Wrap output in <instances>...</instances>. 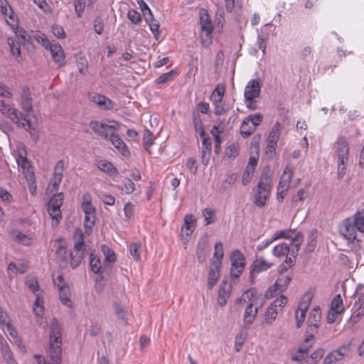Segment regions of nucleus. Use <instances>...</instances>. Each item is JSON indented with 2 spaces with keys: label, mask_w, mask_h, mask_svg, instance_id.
<instances>
[{
  "label": "nucleus",
  "mask_w": 364,
  "mask_h": 364,
  "mask_svg": "<svg viewBox=\"0 0 364 364\" xmlns=\"http://www.w3.org/2000/svg\"><path fill=\"white\" fill-rule=\"evenodd\" d=\"M61 343L60 326L58 320L54 318L50 324L49 348L50 358L53 364H60L61 362Z\"/></svg>",
  "instance_id": "1"
},
{
  "label": "nucleus",
  "mask_w": 364,
  "mask_h": 364,
  "mask_svg": "<svg viewBox=\"0 0 364 364\" xmlns=\"http://www.w3.org/2000/svg\"><path fill=\"white\" fill-rule=\"evenodd\" d=\"M335 150L338 157V178H343L346 173L348 161L349 146L345 137H340L335 144Z\"/></svg>",
  "instance_id": "2"
},
{
  "label": "nucleus",
  "mask_w": 364,
  "mask_h": 364,
  "mask_svg": "<svg viewBox=\"0 0 364 364\" xmlns=\"http://www.w3.org/2000/svg\"><path fill=\"white\" fill-rule=\"evenodd\" d=\"M271 179L267 176H262L257 184L256 193L255 194V204L262 208L265 205L266 201L270 195Z\"/></svg>",
  "instance_id": "3"
},
{
  "label": "nucleus",
  "mask_w": 364,
  "mask_h": 364,
  "mask_svg": "<svg viewBox=\"0 0 364 364\" xmlns=\"http://www.w3.org/2000/svg\"><path fill=\"white\" fill-rule=\"evenodd\" d=\"M21 105L24 113L21 119L23 120V123L26 124V130L31 129V122L28 119L31 112L33 110V102L32 97L31 96L30 89L28 86L25 85L22 88L21 94Z\"/></svg>",
  "instance_id": "4"
},
{
  "label": "nucleus",
  "mask_w": 364,
  "mask_h": 364,
  "mask_svg": "<svg viewBox=\"0 0 364 364\" xmlns=\"http://www.w3.org/2000/svg\"><path fill=\"white\" fill-rule=\"evenodd\" d=\"M287 270V267L284 264L280 266V274L274 286L271 287L265 294L267 298L273 297L276 295L278 290L279 293L284 291L289 286L291 278V274H284V272Z\"/></svg>",
  "instance_id": "5"
},
{
  "label": "nucleus",
  "mask_w": 364,
  "mask_h": 364,
  "mask_svg": "<svg viewBox=\"0 0 364 364\" xmlns=\"http://www.w3.org/2000/svg\"><path fill=\"white\" fill-rule=\"evenodd\" d=\"M200 23L201 26V43L204 47L209 46L212 43L213 26L210 16L205 10L200 11Z\"/></svg>",
  "instance_id": "6"
},
{
  "label": "nucleus",
  "mask_w": 364,
  "mask_h": 364,
  "mask_svg": "<svg viewBox=\"0 0 364 364\" xmlns=\"http://www.w3.org/2000/svg\"><path fill=\"white\" fill-rule=\"evenodd\" d=\"M230 274L234 283H236L245 267V257L240 250H234L230 255Z\"/></svg>",
  "instance_id": "7"
},
{
  "label": "nucleus",
  "mask_w": 364,
  "mask_h": 364,
  "mask_svg": "<svg viewBox=\"0 0 364 364\" xmlns=\"http://www.w3.org/2000/svg\"><path fill=\"white\" fill-rule=\"evenodd\" d=\"M89 126L96 134L107 141L111 138V133L116 132L120 128L119 124L115 121L110 122L109 124L98 121H91Z\"/></svg>",
  "instance_id": "8"
},
{
  "label": "nucleus",
  "mask_w": 364,
  "mask_h": 364,
  "mask_svg": "<svg viewBox=\"0 0 364 364\" xmlns=\"http://www.w3.org/2000/svg\"><path fill=\"white\" fill-rule=\"evenodd\" d=\"M63 201V193L54 194L48 204V212L53 220V225L56 226L62 218L60 207Z\"/></svg>",
  "instance_id": "9"
},
{
  "label": "nucleus",
  "mask_w": 364,
  "mask_h": 364,
  "mask_svg": "<svg viewBox=\"0 0 364 364\" xmlns=\"http://www.w3.org/2000/svg\"><path fill=\"white\" fill-rule=\"evenodd\" d=\"M292 176L293 168L287 165L282 173L277 186V198L279 202H282L286 196V193L289 188Z\"/></svg>",
  "instance_id": "10"
},
{
  "label": "nucleus",
  "mask_w": 364,
  "mask_h": 364,
  "mask_svg": "<svg viewBox=\"0 0 364 364\" xmlns=\"http://www.w3.org/2000/svg\"><path fill=\"white\" fill-rule=\"evenodd\" d=\"M0 112L9 118L13 122L18 124V127L26 128L25 123L21 122V121L23 116L22 112H19L16 108L11 107L1 100H0Z\"/></svg>",
  "instance_id": "11"
},
{
  "label": "nucleus",
  "mask_w": 364,
  "mask_h": 364,
  "mask_svg": "<svg viewBox=\"0 0 364 364\" xmlns=\"http://www.w3.org/2000/svg\"><path fill=\"white\" fill-rule=\"evenodd\" d=\"M82 237L83 235L81 234L80 236V241L75 244L73 251L70 252V264L73 269L76 268L80 264L84 257L85 245Z\"/></svg>",
  "instance_id": "12"
},
{
  "label": "nucleus",
  "mask_w": 364,
  "mask_h": 364,
  "mask_svg": "<svg viewBox=\"0 0 364 364\" xmlns=\"http://www.w3.org/2000/svg\"><path fill=\"white\" fill-rule=\"evenodd\" d=\"M339 232L349 242H353L356 240L357 231L353 218L345 219L340 227Z\"/></svg>",
  "instance_id": "13"
},
{
  "label": "nucleus",
  "mask_w": 364,
  "mask_h": 364,
  "mask_svg": "<svg viewBox=\"0 0 364 364\" xmlns=\"http://www.w3.org/2000/svg\"><path fill=\"white\" fill-rule=\"evenodd\" d=\"M90 266L92 272L98 275H109L111 271V265L102 264L100 258L92 252L90 255Z\"/></svg>",
  "instance_id": "14"
},
{
  "label": "nucleus",
  "mask_w": 364,
  "mask_h": 364,
  "mask_svg": "<svg viewBox=\"0 0 364 364\" xmlns=\"http://www.w3.org/2000/svg\"><path fill=\"white\" fill-rule=\"evenodd\" d=\"M321 309L318 306H315L311 311L307 321V329L306 333L314 335L318 328V324L321 318Z\"/></svg>",
  "instance_id": "15"
},
{
  "label": "nucleus",
  "mask_w": 364,
  "mask_h": 364,
  "mask_svg": "<svg viewBox=\"0 0 364 364\" xmlns=\"http://www.w3.org/2000/svg\"><path fill=\"white\" fill-rule=\"evenodd\" d=\"M196 227V219L193 215H186L184 225L181 230V240L188 242Z\"/></svg>",
  "instance_id": "16"
},
{
  "label": "nucleus",
  "mask_w": 364,
  "mask_h": 364,
  "mask_svg": "<svg viewBox=\"0 0 364 364\" xmlns=\"http://www.w3.org/2000/svg\"><path fill=\"white\" fill-rule=\"evenodd\" d=\"M262 84L259 78L251 80L247 84L244 97L245 100H252V98H257L260 95Z\"/></svg>",
  "instance_id": "17"
},
{
  "label": "nucleus",
  "mask_w": 364,
  "mask_h": 364,
  "mask_svg": "<svg viewBox=\"0 0 364 364\" xmlns=\"http://www.w3.org/2000/svg\"><path fill=\"white\" fill-rule=\"evenodd\" d=\"M349 352V344L343 345L338 349L332 351L323 360L324 364H332L335 362L343 360L348 355Z\"/></svg>",
  "instance_id": "18"
},
{
  "label": "nucleus",
  "mask_w": 364,
  "mask_h": 364,
  "mask_svg": "<svg viewBox=\"0 0 364 364\" xmlns=\"http://www.w3.org/2000/svg\"><path fill=\"white\" fill-rule=\"evenodd\" d=\"M272 264L269 263L262 257L257 258L254 260L250 267V277L249 279L253 282L255 279V274H258L261 272L266 271L272 267Z\"/></svg>",
  "instance_id": "19"
},
{
  "label": "nucleus",
  "mask_w": 364,
  "mask_h": 364,
  "mask_svg": "<svg viewBox=\"0 0 364 364\" xmlns=\"http://www.w3.org/2000/svg\"><path fill=\"white\" fill-rule=\"evenodd\" d=\"M220 262L218 261H213L210 264L208 278V287L209 289H211L218 282L220 273Z\"/></svg>",
  "instance_id": "20"
},
{
  "label": "nucleus",
  "mask_w": 364,
  "mask_h": 364,
  "mask_svg": "<svg viewBox=\"0 0 364 364\" xmlns=\"http://www.w3.org/2000/svg\"><path fill=\"white\" fill-rule=\"evenodd\" d=\"M89 99L92 102L98 105L102 109L109 110L113 108L112 101L106 97L105 95L93 93L90 95Z\"/></svg>",
  "instance_id": "21"
},
{
  "label": "nucleus",
  "mask_w": 364,
  "mask_h": 364,
  "mask_svg": "<svg viewBox=\"0 0 364 364\" xmlns=\"http://www.w3.org/2000/svg\"><path fill=\"white\" fill-rule=\"evenodd\" d=\"M231 290L230 284H228L227 282L223 281L220 284L218 291V302L220 306H223L226 304L227 299L230 296Z\"/></svg>",
  "instance_id": "22"
},
{
  "label": "nucleus",
  "mask_w": 364,
  "mask_h": 364,
  "mask_svg": "<svg viewBox=\"0 0 364 364\" xmlns=\"http://www.w3.org/2000/svg\"><path fill=\"white\" fill-rule=\"evenodd\" d=\"M201 157L202 163L205 166L208 164L211 154L212 142L208 136L202 137Z\"/></svg>",
  "instance_id": "23"
},
{
  "label": "nucleus",
  "mask_w": 364,
  "mask_h": 364,
  "mask_svg": "<svg viewBox=\"0 0 364 364\" xmlns=\"http://www.w3.org/2000/svg\"><path fill=\"white\" fill-rule=\"evenodd\" d=\"M115 148L124 156L129 155V151L124 142L121 139L116 132L111 133L109 140Z\"/></svg>",
  "instance_id": "24"
},
{
  "label": "nucleus",
  "mask_w": 364,
  "mask_h": 364,
  "mask_svg": "<svg viewBox=\"0 0 364 364\" xmlns=\"http://www.w3.org/2000/svg\"><path fill=\"white\" fill-rule=\"evenodd\" d=\"M303 241V236L301 234H296L292 240L290 241V243L288 244L289 252L288 255H291L292 257H296L299 250L300 249V246Z\"/></svg>",
  "instance_id": "25"
},
{
  "label": "nucleus",
  "mask_w": 364,
  "mask_h": 364,
  "mask_svg": "<svg viewBox=\"0 0 364 364\" xmlns=\"http://www.w3.org/2000/svg\"><path fill=\"white\" fill-rule=\"evenodd\" d=\"M10 236L13 241L23 245H30L32 242L31 237L17 230L11 231Z\"/></svg>",
  "instance_id": "26"
},
{
  "label": "nucleus",
  "mask_w": 364,
  "mask_h": 364,
  "mask_svg": "<svg viewBox=\"0 0 364 364\" xmlns=\"http://www.w3.org/2000/svg\"><path fill=\"white\" fill-rule=\"evenodd\" d=\"M50 51L52 55L53 59L56 63L62 65L64 62V51L59 44H53L50 46Z\"/></svg>",
  "instance_id": "27"
},
{
  "label": "nucleus",
  "mask_w": 364,
  "mask_h": 364,
  "mask_svg": "<svg viewBox=\"0 0 364 364\" xmlns=\"http://www.w3.org/2000/svg\"><path fill=\"white\" fill-rule=\"evenodd\" d=\"M208 242L205 239L200 240L197 247V257L200 263L205 261L208 254Z\"/></svg>",
  "instance_id": "28"
},
{
  "label": "nucleus",
  "mask_w": 364,
  "mask_h": 364,
  "mask_svg": "<svg viewBox=\"0 0 364 364\" xmlns=\"http://www.w3.org/2000/svg\"><path fill=\"white\" fill-rule=\"evenodd\" d=\"M281 127L282 126L279 122H277L274 124L269 134L267 143L277 145L281 134Z\"/></svg>",
  "instance_id": "29"
},
{
  "label": "nucleus",
  "mask_w": 364,
  "mask_h": 364,
  "mask_svg": "<svg viewBox=\"0 0 364 364\" xmlns=\"http://www.w3.org/2000/svg\"><path fill=\"white\" fill-rule=\"evenodd\" d=\"M257 308L253 309L252 304H250L245 309L244 314V324L250 325L253 323L257 314Z\"/></svg>",
  "instance_id": "30"
},
{
  "label": "nucleus",
  "mask_w": 364,
  "mask_h": 364,
  "mask_svg": "<svg viewBox=\"0 0 364 364\" xmlns=\"http://www.w3.org/2000/svg\"><path fill=\"white\" fill-rule=\"evenodd\" d=\"M101 250L105 255V264H109L112 268L113 264L116 261V255L114 252L107 245H102Z\"/></svg>",
  "instance_id": "31"
},
{
  "label": "nucleus",
  "mask_w": 364,
  "mask_h": 364,
  "mask_svg": "<svg viewBox=\"0 0 364 364\" xmlns=\"http://www.w3.org/2000/svg\"><path fill=\"white\" fill-rule=\"evenodd\" d=\"M97 167L101 171L108 173L112 176L118 174L117 169L109 161L100 160L97 162Z\"/></svg>",
  "instance_id": "32"
},
{
  "label": "nucleus",
  "mask_w": 364,
  "mask_h": 364,
  "mask_svg": "<svg viewBox=\"0 0 364 364\" xmlns=\"http://www.w3.org/2000/svg\"><path fill=\"white\" fill-rule=\"evenodd\" d=\"M314 336V335H311V333H306V338L304 339L301 346L298 348V353H305L307 355L309 350L313 346Z\"/></svg>",
  "instance_id": "33"
},
{
  "label": "nucleus",
  "mask_w": 364,
  "mask_h": 364,
  "mask_svg": "<svg viewBox=\"0 0 364 364\" xmlns=\"http://www.w3.org/2000/svg\"><path fill=\"white\" fill-rule=\"evenodd\" d=\"M317 243V231L313 230L309 233L306 245L305 251L308 253L312 252L316 246Z\"/></svg>",
  "instance_id": "34"
},
{
  "label": "nucleus",
  "mask_w": 364,
  "mask_h": 364,
  "mask_svg": "<svg viewBox=\"0 0 364 364\" xmlns=\"http://www.w3.org/2000/svg\"><path fill=\"white\" fill-rule=\"evenodd\" d=\"M57 261L61 267L67 265V249L62 245H59L56 250Z\"/></svg>",
  "instance_id": "35"
},
{
  "label": "nucleus",
  "mask_w": 364,
  "mask_h": 364,
  "mask_svg": "<svg viewBox=\"0 0 364 364\" xmlns=\"http://www.w3.org/2000/svg\"><path fill=\"white\" fill-rule=\"evenodd\" d=\"M255 130L254 125L251 124L250 122H249L247 118H245L240 127V134L241 135L247 138L250 136Z\"/></svg>",
  "instance_id": "36"
},
{
  "label": "nucleus",
  "mask_w": 364,
  "mask_h": 364,
  "mask_svg": "<svg viewBox=\"0 0 364 364\" xmlns=\"http://www.w3.org/2000/svg\"><path fill=\"white\" fill-rule=\"evenodd\" d=\"M81 208L85 215L96 213L95 208L91 204L90 196L89 194H85L83 196V202L81 205Z\"/></svg>",
  "instance_id": "37"
},
{
  "label": "nucleus",
  "mask_w": 364,
  "mask_h": 364,
  "mask_svg": "<svg viewBox=\"0 0 364 364\" xmlns=\"http://www.w3.org/2000/svg\"><path fill=\"white\" fill-rule=\"evenodd\" d=\"M331 309V311H336L337 313L343 312L344 307L343 304V299L340 294L336 295L333 299Z\"/></svg>",
  "instance_id": "38"
},
{
  "label": "nucleus",
  "mask_w": 364,
  "mask_h": 364,
  "mask_svg": "<svg viewBox=\"0 0 364 364\" xmlns=\"http://www.w3.org/2000/svg\"><path fill=\"white\" fill-rule=\"evenodd\" d=\"M59 290V296L61 302L68 306H70L72 304L70 296V292L69 287H66L64 288L58 289Z\"/></svg>",
  "instance_id": "39"
},
{
  "label": "nucleus",
  "mask_w": 364,
  "mask_h": 364,
  "mask_svg": "<svg viewBox=\"0 0 364 364\" xmlns=\"http://www.w3.org/2000/svg\"><path fill=\"white\" fill-rule=\"evenodd\" d=\"M289 252L288 244L287 243H281L280 245H277L272 250V254L278 257H283L284 255H287Z\"/></svg>",
  "instance_id": "40"
},
{
  "label": "nucleus",
  "mask_w": 364,
  "mask_h": 364,
  "mask_svg": "<svg viewBox=\"0 0 364 364\" xmlns=\"http://www.w3.org/2000/svg\"><path fill=\"white\" fill-rule=\"evenodd\" d=\"M203 216L205 221V225L213 223L216 219L215 211L212 208H205L203 210Z\"/></svg>",
  "instance_id": "41"
},
{
  "label": "nucleus",
  "mask_w": 364,
  "mask_h": 364,
  "mask_svg": "<svg viewBox=\"0 0 364 364\" xmlns=\"http://www.w3.org/2000/svg\"><path fill=\"white\" fill-rule=\"evenodd\" d=\"M287 300L288 299L285 296L281 295L272 302L270 306L276 309L277 311L280 312L287 304Z\"/></svg>",
  "instance_id": "42"
},
{
  "label": "nucleus",
  "mask_w": 364,
  "mask_h": 364,
  "mask_svg": "<svg viewBox=\"0 0 364 364\" xmlns=\"http://www.w3.org/2000/svg\"><path fill=\"white\" fill-rule=\"evenodd\" d=\"M324 350L322 348L316 349L310 357L306 358L307 364H316L323 355Z\"/></svg>",
  "instance_id": "43"
},
{
  "label": "nucleus",
  "mask_w": 364,
  "mask_h": 364,
  "mask_svg": "<svg viewBox=\"0 0 364 364\" xmlns=\"http://www.w3.org/2000/svg\"><path fill=\"white\" fill-rule=\"evenodd\" d=\"M76 63L79 73L82 75H85L87 73L88 68V63L87 59L85 57H79L77 59Z\"/></svg>",
  "instance_id": "44"
},
{
  "label": "nucleus",
  "mask_w": 364,
  "mask_h": 364,
  "mask_svg": "<svg viewBox=\"0 0 364 364\" xmlns=\"http://www.w3.org/2000/svg\"><path fill=\"white\" fill-rule=\"evenodd\" d=\"M279 313V312L277 311L276 309H274L269 306L265 313V322L268 324L272 323V322L276 319Z\"/></svg>",
  "instance_id": "45"
},
{
  "label": "nucleus",
  "mask_w": 364,
  "mask_h": 364,
  "mask_svg": "<svg viewBox=\"0 0 364 364\" xmlns=\"http://www.w3.org/2000/svg\"><path fill=\"white\" fill-rule=\"evenodd\" d=\"M294 232L291 230H282L276 232L272 237V241H275L279 238H286L292 240Z\"/></svg>",
  "instance_id": "46"
},
{
  "label": "nucleus",
  "mask_w": 364,
  "mask_h": 364,
  "mask_svg": "<svg viewBox=\"0 0 364 364\" xmlns=\"http://www.w3.org/2000/svg\"><path fill=\"white\" fill-rule=\"evenodd\" d=\"M141 248V244L140 243H132L129 245V252L132 257L134 258L136 261H139L141 259V255L139 252V249Z\"/></svg>",
  "instance_id": "47"
},
{
  "label": "nucleus",
  "mask_w": 364,
  "mask_h": 364,
  "mask_svg": "<svg viewBox=\"0 0 364 364\" xmlns=\"http://www.w3.org/2000/svg\"><path fill=\"white\" fill-rule=\"evenodd\" d=\"M225 92V88L216 87L212 93L211 98L214 103L221 102Z\"/></svg>",
  "instance_id": "48"
},
{
  "label": "nucleus",
  "mask_w": 364,
  "mask_h": 364,
  "mask_svg": "<svg viewBox=\"0 0 364 364\" xmlns=\"http://www.w3.org/2000/svg\"><path fill=\"white\" fill-rule=\"evenodd\" d=\"M7 41L11 53L14 55H19L21 54V48L18 43L16 42V40L14 38H9Z\"/></svg>",
  "instance_id": "49"
},
{
  "label": "nucleus",
  "mask_w": 364,
  "mask_h": 364,
  "mask_svg": "<svg viewBox=\"0 0 364 364\" xmlns=\"http://www.w3.org/2000/svg\"><path fill=\"white\" fill-rule=\"evenodd\" d=\"M311 297L310 295H305L303 296L302 300L299 302L298 309L296 311L305 313L306 312L309 305L311 302Z\"/></svg>",
  "instance_id": "50"
},
{
  "label": "nucleus",
  "mask_w": 364,
  "mask_h": 364,
  "mask_svg": "<svg viewBox=\"0 0 364 364\" xmlns=\"http://www.w3.org/2000/svg\"><path fill=\"white\" fill-rule=\"evenodd\" d=\"M134 190L135 184L134 182L129 178H124L123 181L122 191H124L127 194H130L133 193Z\"/></svg>",
  "instance_id": "51"
},
{
  "label": "nucleus",
  "mask_w": 364,
  "mask_h": 364,
  "mask_svg": "<svg viewBox=\"0 0 364 364\" xmlns=\"http://www.w3.org/2000/svg\"><path fill=\"white\" fill-rule=\"evenodd\" d=\"M114 311L119 318L127 323V311L118 303L114 304Z\"/></svg>",
  "instance_id": "52"
},
{
  "label": "nucleus",
  "mask_w": 364,
  "mask_h": 364,
  "mask_svg": "<svg viewBox=\"0 0 364 364\" xmlns=\"http://www.w3.org/2000/svg\"><path fill=\"white\" fill-rule=\"evenodd\" d=\"M214 257H215V261H218L220 264H221V260L223 257V244L220 242H216L214 247Z\"/></svg>",
  "instance_id": "53"
},
{
  "label": "nucleus",
  "mask_w": 364,
  "mask_h": 364,
  "mask_svg": "<svg viewBox=\"0 0 364 364\" xmlns=\"http://www.w3.org/2000/svg\"><path fill=\"white\" fill-rule=\"evenodd\" d=\"M143 144L147 151H149V148L154 144L153 134L149 130H145Z\"/></svg>",
  "instance_id": "54"
},
{
  "label": "nucleus",
  "mask_w": 364,
  "mask_h": 364,
  "mask_svg": "<svg viewBox=\"0 0 364 364\" xmlns=\"http://www.w3.org/2000/svg\"><path fill=\"white\" fill-rule=\"evenodd\" d=\"M96 220V213L85 215V228L92 229Z\"/></svg>",
  "instance_id": "55"
},
{
  "label": "nucleus",
  "mask_w": 364,
  "mask_h": 364,
  "mask_svg": "<svg viewBox=\"0 0 364 364\" xmlns=\"http://www.w3.org/2000/svg\"><path fill=\"white\" fill-rule=\"evenodd\" d=\"M247 119L250 122L251 124L254 125L256 129L257 126L259 125L262 121L263 116L260 113H257L252 115H249Z\"/></svg>",
  "instance_id": "56"
},
{
  "label": "nucleus",
  "mask_w": 364,
  "mask_h": 364,
  "mask_svg": "<svg viewBox=\"0 0 364 364\" xmlns=\"http://www.w3.org/2000/svg\"><path fill=\"white\" fill-rule=\"evenodd\" d=\"M34 38L39 43H41L46 48H50V46H53L48 40L46 36L43 33H36L34 36Z\"/></svg>",
  "instance_id": "57"
},
{
  "label": "nucleus",
  "mask_w": 364,
  "mask_h": 364,
  "mask_svg": "<svg viewBox=\"0 0 364 364\" xmlns=\"http://www.w3.org/2000/svg\"><path fill=\"white\" fill-rule=\"evenodd\" d=\"M127 18L134 24H137L141 21L140 14L135 10H129L127 14Z\"/></svg>",
  "instance_id": "58"
},
{
  "label": "nucleus",
  "mask_w": 364,
  "mask_h": 364,
  "mask_svg": "<svg viewBox=\"0 0 364 364\" xmlns=\"http://www.w3.org/2000/svg\"><path fill=\"white\" fill-rule=\"evenodd\" d=\"M255 172V168L247 166L242 175V183L243 185H247L252 179V176Z\"/></svg>",
  "instance_id": "59"
},
{
  "label": "nucleus",
  "mask_w": 364,
  "mask_h": 364,
  "mask_svg": "<svg viewBox=\"0 0 364 364\" xmlns=\"http://www.w3.org/2000/svg\"><path fill=\"white\" fill-rule=\"evenodd\" d=\"M94 30L96 33L100 35L102 33L104 30V23L102 18L97 16L94 21Z\"/></svg>",
  "instance_id": "60"
},
{
  "label": "nucleus",
  "mask_w": 364,
  "mask_h": 364,
  "mask_svg": "<svg viewBox=\"0 0 364 364\" xmlns=\"http://www.w3.org/2000/svg\"><path fill=\"white\" fill-rule=\"evenodd\" d=\"M176 71L171 70L170 72L162 74L156 80V82L158 84L165 83L169 81L173 75H176Z\"/></svg>",
  "instance_id": "61"
},
{
  "label": "nucleus",
  "mask_w": 364,
  "mask_h": 364,
  "mask_svg": "<svg viewBox=\"0 0 364 364\" xmlns=\"http://www.w3.org/2000/svg\"><path fill=\"white\" fill-rule=\"evenodd\" d=\"M52 32L55 36L60 39L65 38L66 36L63 28L58 25H54L52 27Z\"/></svg>",
  "instance_id": "62"
},
{
  "label": "nucleus",
  "mask_w": 364,
  "mask_h": 364,
  "mask_svg": "<svg viewBox=\"0 0 364 364\" xmlns=\"http://www.w3.org/2000/svg\"><path fill=\"white\" fill-rule=\"evenodd\" d=\"M245 341V337L242 335V333H238L237 334L235 337V350L237 352H240L241 350V348L242 347L243 343Z\"/></svg>",
  "instance_id": "63"
},
{
  "label": "nucleus",
  "mask_w": 364,
  "mask_h": 364,
  "mask_svg": "<svg viewBox=\"0 0 364 364\" xmlns=\"http://www.w3.org/2000/svg\"><path fill=\"white\" fill-rule=\"evenodd\" d=\"M64 164L63 161H58L55 164L53 176L63 178Z\"/></svg>",
  "instance_id": "64"
}]
</instances>
